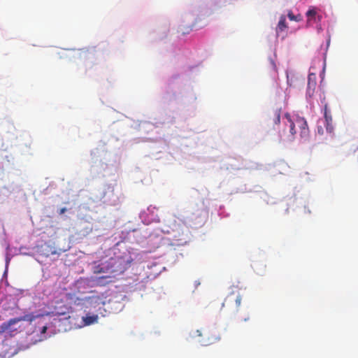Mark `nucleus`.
<instances>
[{
	"label": "nucleus",
	"mask_w": 358,
	"mask_h": 358,
	"mask_svg": "<svg viewBox=\"0 0 358 358\" xmlns=\"http://www.w3.org/2000/svg\"><path fill=\"white\" fill-rule=\"evenodd\" d=\"M242 296L239 292L238 287H234L232 291L227 296L223 301L222 307L227 306L232 314L237 315V319L239 322H248L250 320V314L248 313L241 315V304Z\"/></svg>",
	"instance_id": "nucleus-1"
},
{
	"label": "nucleus",
	"mask_w": 358,
	"mask_h": 358,
	"mask_svg": "<svg viewBox=\"0 0 358 358\" xmlns=\"http://www.w3.org/2000/svg\"><path fill=\"white\" fill-rule=\"evenodd\" d=\"M285 117L287 120L289 128V134L287 136L288 141H292L297 132L299 133V136L302 138H306L308 136L309 129L305 118L299 116L292 118L288 113H286Z\"/></svg>",
	"instance_id": "nucleus-2"
},
{
	"label": "nucleus",
	"mask_w": 358,
	"mask_h": 358,
	"mask_svg": "<svg viewBox=\"0 0 358 358\" xmlns=\"http://www.w3.org/2000/svg\"><path fill=\"white\" fill-rule=\"evenodd\" d=\"M185 224L182 222H178L175 218H170L162 227V231L164 234H171L173 238L176 241L182 240L184 235Z\"/></svg>",
	"instance_id": "nucleus-3"
},
{
	"label": "nucleus",
	"mask_w": 358,
	"mask_h": 358,
	"mask_svg": "<svg viewBox=\"0 0 358 358\" xmlns=\"http://www.w3.org/2000/svg\"><path fill=\"white\" fill-rule=\"evenodd\" d=\"M38 317V315H34L33 314L25 315L24 316L10 319L7 322H3V324H1L0 327H1L2 331H5L9 329V328L11 325L15 324L20 321L32 322Z\"/></svg>",
	"instance_id": "nucleus-4"
},
{
	"label": "nucleus",
	"mask_w": 358,
	"mask_h": 358,
	"mask_svg": "<svg viewBox=\"0 0 358 358\" xmlns=\"http://www.w3.org/2000/svg\"><path fill=\"white\" fill-rule=\"evenodd\" d=\"M127 262L124 260L122 257H118L115 259H112L110 262V266L112 268V272L113 273H123L124 271L127 268Z\"/></svg>",
	"instance_id": "nucleus-5"
},
{
	"label": "nucleus",
	"mask_w": 358,
	"mask_h": 358,
	"mask_svg": "<svg viewBox=\"0 0 358 358\" xmlns=\"http://www.w3.org/2000/svg\"><path fill=\"white\" fill-rule=\"evenodd\" d=\"M266 121L268 127L278 124L280 122V109H275L269 112Z\"/></svg>",
	"instance_id": "nucleus-6"
},
{
	"label": "nucleus",
	"mask_w": 358,
	"mask_h": 358,
	"mask_svg": "<svg viewBox=\"0 0 358 358\" xmlns=\"http://www.w3.org/2000/svg\"><path fill=\"white\" fill-rule=\"evenodd\" d=\"M316 80L317 76L315 73H310L308 74L306 95L310 98L312 97L315 93L317 85Z\"/></svg>",
	"instance_id": "nucleus-7"
},
{
	"label": "nucleus",
	"mask_w": 358,
	"mask_h": 358,
	"mask_svg": "<svg viewBox=\"0 0 358 358\" xmlns=\"http://www.w3.org/2000/svg\"><path fill=\"white\" fill-rule=\"evenodd\" d=\"M92 281L96 286H106L113 282V277L110 275L96 276Z\"/></svg>",
	"instance_id": "nucleus-8"
},
{
	"label": "nucleus",
	"mask_w": 358,
	"mask_h": 358,
	"mask_svg": "<svg viewBox=\"0 0 358 358\" xmlns=\"http://www.w3.org/2000/svg\"><path fill=\"white\" fill-rule=\"evenodd\" d=\"M287 28V26L286 24V17L285 15H281L276 27L277 34L279 35L280 32L285 31Z\"/></svg>",
	"instance_id": "nucleus-9"
},
{
	"label": "nucleus",
	"mask_w": 358,
	"mask_h": 358,
	"mask_svg": "<svg viewBox=\"0 0 358 358\" xmlns=\"http://www.w3.org/2000/svg\"><path fill=\"white\" fill-rule=\"evenodd\" d=\"M99 317L96 315H87L83 317V321L85 325H90L98 322Z\"/></svg>",
	"instance_id": "nucleus-10"
},
{
	"label": "nucleus",
	"mask_w": 358,
	"mask_h": 358,
	"mask_svg": "<svg viewBox=\"0 0 358 358\" xmlns=\"http://www.w3.org/2000/svg\"><path fill=\"white\" fill-rule=\"evenodd\" d=\"M45 248L43 250V255H44L46 257L50 256V255H55L56 254V250L54 248L51 247L49 245H45Z\"/></svg>",
	"instance_id": "nucleus-11"
},
{
	"label": "nucleus",
	"mask_w": 358,
	"mask_h": 358,
	"mask_svg": "<svg viewBox=\"0 0 358 358\" xmlns=\"http://www.w3.org/2000/svg\"><path fill=\"white\" fill-rule=\"evenodd\" d=\"M324 117L325 122H332V116L331 115L330 110L328 108V105L326 103L324 105Z\"/></svg>",
	"instance_id": "nucleus-12"
},
{
	"label": "nucleus",
	"mask_w": 358,
	"mask_h": 358,
	"mask_svg": "<svg viewBox=\"0 0 358 358\" xmlns=\"http://www.w3.org/2000/svg\"><path fill=\"white\" fill-rule=\"evenodd\" d=\"M192 28L190 26H183L181 25L178 29V34L181 35H185L189 34L192 31Z\"/></svg>",
	"instance_id": "nucleus-13"
},
{
	"label": "nucleus",
	"mask_w": 358,
	"mask_h": 358,
	"mask_svg": "<svg viewBox=\"0 0 358 358\" xmlns=\"http://www.w3.org/2000/svg\"><path fill=\"white\" fill-rule=\"evenodd\" d=\"M316 15H317V11L315 8H312L309 9L306 13V16L308 17L309 21L311 20L313 18H314Z\"/></svg>",
	"instance_id": "nucleus-14"
},
{
	"label": "nucleus",
	"mask_w": 358,
	"mask_h": 358,
	"mask_svg": "<svg viewBox=\"0 0 358 358\" xmlns=\"http://www.w3.org/2000/svg\"><path fill=\"white\" fill-rule=\"evenodd\" d=\"M104 268L101 266L100 265L96 266L94 267V273L99 274L101 273H104Z\"/></svg>",
	"instance_id": "nucleus-15"
},
{
	"label": "nucleus",
	"mask_w": 358,
	"mask_h": 358,
	"mask_svg": "<svg viewBox=\"0 0 358 358\" xmlns=\"http://www.w3.org/2000/svg\"><path fill=\"white\" fill-rule=\"evenodd\" d=\"M325 125H326L327 131L329 133H331L334 130L332 122H325Z\"/></svg>",
	"instance_id": "nucleus-16"
},
{
	"label": "nucleus",
	"mask_w": 358,
	"mask_h": 358,
	"mask_svg": "<svg viewBox=\"0 0 358 358\" xmlns=\"http://www.w3.org/2000/svg\"><path fill=\"white\" fill-rule=\"evenodd\" d=\"M287 16L291 20H296V17L292 12H289Z\"/></svg>",
	"instance_id": "nucleus-17"
},
{
	"label": "nucleus",
	"mask_w": 358,
	"mask_h": 358,
	"mask_svg": "<svg viewBox=\"0 0 358 358\" xmlns=\"http://www.w3.org/2000/svg\"><path fill=\"white\" fill-rule=\"evenodd\" d=\"M48 329V327L46 325L42 327L41 329V334H45L46 333V331Z\"/></svg>",
	"instance_id": "nucleus-18"
},
{
	"label": "nucleus",
	"mask_w": 358,
	"mask_h": 358,
	"mask_svg": "<svg viewBox=\"0 0 358 358\" xmlns=\"http://www.w3.org/2000/svg\"><path fill=\"white\" fill-rule=\"evenodd\" d=\"M66 211V208H62L59 210V214L62 215V214L64 213Z\"/></svg>",
	"instance_id": "nucleus-19"
},
{
	"label": "nucleus",
	"mask_w": 358,
	"mask_h": 358,
	"mask_svg": "<svg viewBox=\"0 0 358 358\" xmlns=\"http://www.w3.org/2000/svg\"><path fill=\"white\" fill-rule=\"evenodd\" d=\"M119 202V199L115 200L113 203H111V205H116Z\"/></svg>",
	"instance_id": "nucleus-20"
},
{
	"label": "nucleus",
	"mask_w": 358,
	"mask_h": 358,
	"mask_svg": "<svg viewBox=\"0 0 358 358\" xmlns=\"http://www.w3.org/2000/svg\"><path fill=\"white\" fill-rule=\"evenodd\" d=\"M318 132L320 133V134H322V129L318 127Z\"/></svg>",
	"instance_id": "nucleus-21"
},
{
	"label": "nucleus",
	"mask_w": 358,
	"mask_h": 358,
	"mask_svg": "<svg viewBox=\"0 0 358 358\" xmlns=\"http://www.w3.org/2000/svg\"><path fill=\"white\" fill-rule=\"evenodd\" d=\"M197 333H198V336H201V334L199 330L197 331Z\"/></svg>",
	"instance_id": "nucleus-22"
},
{
	"label": "nucleus",
	"mask_w": 358,
	"mask_h": 358,
	"mask_svg": "<svg viewBox=\"0 0 358 358\" xmlns=\"http://www.w3.org/2000/svg\"><path fill=\"white\" fill-rule=\"evenodd\" d=\"M113 191H114L113 189H110V192L113 193Z\"/></svg>",
	"instance_id": "nucleus-23"
}]
</instances>
